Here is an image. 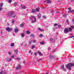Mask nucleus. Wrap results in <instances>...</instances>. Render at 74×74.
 <instances>
[{
    "label": "nucleus",
    "instance_id": "51",
    "mask_svg": "<svg viewBox=\"0 0 74 74\" xmlns=\"http://www.w3.org/2000/svg\"><path fill=\"white\" fill-rule=\"evenodd\" d=\"M32 52V50H30L29 51V53H31V52Z\"/></svg>",
    "mask_w": 74,
    "mask_h": 74
},
{
    "label": "nucleus",
    "instance_id": "25",
    "mask_svg": "<svg viewBox=\"0 0 74 74\" xmlns=\"http://www.w3.org/2000/svg\"><path fill=\"white\" fill-rule=\"evenodd\" d=\"M12 60V58H10V59H9V60H7V62H10V61H11Z\"/></svg>",
    "mask_w": 74,
    "mask_h": 74
},
{
    "label": "nucleus",
    "instance_id": "31",
    "mask_svg": "<svg viewBox=\"0 0 74 74\" xmlns=\"http://www.w3.org/2000/svg\"><path fill=\"white\" fill-rule=\"evenodd\" d=\"M14 44L13 43H11V47H14Z\"/></svg>",
    "mask_w": 74,
    "mask_h": 74
},
{
    "label": "nucleus",
    "instance_id": "45",
    "mask_svg": "<svg viewBox=\"0 0 74 74\" xmlns=\"http://www.w3.org/2000/svg\"><path fill=\"white\" fill-rule=\"evenodd\" d=\"M34 46H32V49H34Z\"/></svg>",
    "mask_w": 74,
    "mask_h": 74
},
{
    "label": "nucleus",
    "instance_id": "24",
    "mask_svg": "<svg viewBox=\"0 0 74 74\" xmlns=\"http://www.w3.org/2000/svg\"><path fill=\"white\" fill-rule=\"evenodd\" d=\"M3 3H0V7H3Z\"/></svg>",
    "mask_w": 74,
    "mask_h": 74
},
{
    "label": "nucleus",
    "instance_id": "36",
    "mask_svg": "<svg viewBox=\"0 0 74 74\" xmlns=\"http://www.w3.org/2000/svg\"><path fill=\"white\" fill-rule=\"evenodd\" d=\"M19 31V29H15V32H18Z\"/></svg>",
    "mask_w": 74,
    "mask_h": 74
},
{
    "label": "nucleus",
    "instance_id": "44",
    "mask_svg": "<svg viewBox=\"0 0 74 74\" xmlns=\"http://www.w3.org/2000/svg\"><path fill=\"white\" fill-rule=\"evenodd\" d=\"M66 21L67 23H68L69 22V20L68 19H66Z\"/></svg>",
    "mask_w": 74,
    "mask_h": 74
},
{
    "label": "nucleus",
    "instance_id": "17",
    "mask_svg": "<svg viewBox=\"0 0 74 74\" xmlns=\"http://www.w3.org/2000/svg\"><path fill=\"white\" fill-rule=\"evenodd\" d=\"M18 50L17 49H16L14 51V53H18Z\"/></svg>",
    "mask_w": 74,
    "mask_h": 74
},
{
    "label": "nucleus",
    "instance_id": "13",
    "mask_svg": "<svg viewBox=\"0 0 74 74\" xmlns=\"http://www.w3.org/2000/svg\"><path fill=\"white\" fill-rule=\"evenodd\" d=\"M38 29L40 30V32H42L44 31V30H43V29H41V28L40 27H38Z\"/></svg>",
    "mask_w": 74,
    "mask_h": 74
},
{
    "label": "nucleus",
    "instance_id": "50",
    "mask_svg": "<svg viewBox=\"0 0 74 74\" xmlns=\"http://www.w3.org/2000/svg\"><path fill=\"white\" fill-rule=\"evenodd\" d=\"M23 63H24V64H25V60H24L23 61Z\"/></svg>",
    "mask_w": 74,
    "mask_h": 74
},
{
    "label": "nucleus",
    "instance_id": "59",
    "mask_svg": "<svg viewBox=\"0 0 74 74\" xmlns=\"http://www.w3.org/2000/svg\"><path fill=\"white\" fill-rule=\"evenodd\" d=\"M68 10H71V8H69V9H68Z\"/></svg>",
    "mask_w": 74,
    "mask_h": 74
},
{
    "label": "nucleus",
    "instance_id": "26",
    "mask_svg": "<svg viewBox=\"0 0 74 74\" xmlns=\"http://www.w3.org/2000/svg\"><path fill=\"white\" fill-rule=\"evenodd\" d=\"M15 20H12V23L13 24H14V23H15Z\"/></svg>",
    "mask_w": 74,
    "mask_h": 74
},
{
    "label": "nucleus",
    "instance_id": "58",
    "mask_svg": "<svg viewBox=\"0 0 74 74\" xmlns=\"http://www.w3.org/2000/svg\"><path fill=\"white\" fill-rule=\"evenodd\" d=\"M0 74H2V72L1 71L0 72Z\"/></svg>",
    "mask_w": 74,
    "mask_h": 74
},
{
    "label": "nucleus",
    "instance_id": "35",
    "mask_svg": "<svg viewBox=\"0 0 74 74\" xmlns=\"http://www.w3.org/2000/svg\"><path fill=\"white\" fill-rule=\"evenodd\" d=\"M44 44V42H42L40 43V44Z\"/></svg>",
    "mask_w": 74,
    "mask_h": 74
},
{
    "label": "nucleus",
    "instance_id": "28",
    "mask_svg": "<svg viewBox=\"0 0 74 74\" xmlns=\"http://www.w3.org/2000/svg\"><path fill=\"white\" fill-rule=\"evenodd\" d=\"M8 2L9 3H11V2H12V0H8Z\"/></svg>",
    "mask_w": 74,
    "mask_h": 74
},
{
    "label": "nucleus",
    "instance_id": "37",
    "mask_svg": "<svg viewBox=\"0 0 74 74\" xmlns=\"http://www.w3.org/2000/svg\"><path fill=\"white\" fill-rule=\"evenodd\" d=\"M29 44H31V43H32V41H29Z\"/></svg>",
    "mask_w": 74,
    "mask_h": 74
},
{
    "label": "nucleus",
    "instance_id": "18",
    "mask_svg": "<svg viewBox=\"0 0 74 74\" xmlns=\"http://www.w3.org/2000/svg\"><path fill=\"white\" fill-rule=\"evenodd\" d=\"M50 59H52V58H55L53 56H52L51 55H50Z\"/></svg>",
    "mask_w": 74,
    "mask_h": 74
},
{
    "label": "nucleus",
    "instance_id": "20",
    "mask_svg": "<svg viewBox=\"0 0 74 74\" xmlns=\"http://www.w3.org/2000/svg\"><path fill=\"white\" fill-rule=\"evenodd\" d=\"M58 27L60 29V28H61L62 27V25H61L59 24L58 25Z\"/></svg>",
    "mask_w": 74,
    "mask_h": 74
},
{
    "label": "nucleus",
    "instance_id": "23",
    "mask_svg": "<svg viewBox=\"0 0 74 74\" xmlns=\"http://www.w3.org/2000/svg\"><path fill=\"white\" fill-rule=\"evenodd\" d=\"M41 14H38V17L39 18H41Z\"/></svg>",
    "mask_w": 74,
    "mask_h": 74
},
{
    "label": "nucleus",
    "instance_id": "40",
    "mask_svg": "<svg viewBox=\"0 0 74 74\" xmlns=\"http://www.w3.org/2000/svg\"><path fill=\"white\" fill-rule=\"evenodd\" d=\"M8 53L9 55H11V52L10 51H8Z\"/></svg>",
    "mask_w": 74,
    "mask_h": 74
},
{
    "label": "nucleus",
    "instance_id": "42",
    "mask_svg": "<svg viewBox=\"0 0 74 74\" xmlns=\"http://www.w3.org/2000/svg\"><path fill=\"white\" fill-rule=\"evenodd\" d=\"M53 40V38H50V41H52Z\"/></svg>",
    "mask_w": 74,
    "mask_h": 74
},
{
    "label": "nucleus",
    "instance_id": "3",
    "mask_svg": "<svg viewBox=\"0 0 74 74\" xmlns=\"http://www.w3.org/2000/svg\"><path fill=\"white\" fill-rule=\"evenodd\" d=\"M14 12H9L8 15L9 16H12V18H15V15L12 16L13 15H14Z\"/></svg>",
    "mask_w": 74,
    "mask_h": 74
},
{
    "label": "nucleus",
    "instance_id": "11",
    "mask_svg": "<svg viewBox=\"0 0 74 74\" xmlns=\"http://www.w3.org/2000/svg\"><path fill=\"white\" fill-rule=\"evenodd\" d=\"M36 12H38L40 11V8H36Z\"/></svg>",
    "mask_w": 74,
    "mask_h": 74
},
{
    "label": "nucleus",
    "instance_id": "21",
    "mask_svg": "<svg viewBox=\"0 0 74 74\" xmlns=\"http://www.w3.org/2000/svg\"><path fill=\"white\" fill-rule=\"evenodd\" d=\"M63 16L64 17V18H66V17H67V14H64L63 15Z\"/></svg>",
    "mask_w": 74,
    "mask_h": 74
},
{
    "label": "nucleus",
    "instance_id": "30",
    "mask_svg": "<svg viewBox=\"0 0 74 74\" xmlns=\"http://www.w3.org/2000/svg\"><path fill=\"white\" fill-rule=\"evenodd\" d=\"M57 25H58V24L56 23V24H54L53 25V26H57Z\"/></svg>",
    "mask_w": 74,
    "mask_h": 74
},
{
    "label": "nucleus",
    "instance_id": "61",
    "mask_svg": "<svg viewBox=\"0 0 74 74\" xmlns=\"http://www.w3.org/2000/svg\"><path fill=\"white\" fill-rule=\"evenodd\" d=\"M48 74V73H45V74Z\"/></svg>",
    "mask_w": 74,
    "mask_h": 74
},
{
    "label": "nucleus",
    "instance_id": "29",
    "mask_svg": "<svg viewBox=\"0 0 74 74\" xmlns=\"http://www.w3.org/2000/svg\"><path fill=\"white\" fill-rule=\"evenodd\" d=\"M68 13H72V11L71 10H69L68 12Z\"/></svg>",
    "mask_w": 74,
    "mask_h": 74
},
{
    "label": "nucleus",
    "instance_id": "52",
    "mask_svg": "<svg viewBox=\"0 0 74 74\" xmlns=\"http://www.w3.org/2000/svg\"><path fill=\"white\" fill-rule=\"evenodd\" d=\"M72 11V12H74V10H73L72 11Z\"/></svg>",
    "mask_w": 74,
    "mask_h": 74
},
{
    "label": "nucleus",
    "instance_id": "10",
    "mask_svg": "<svg viewBox=\"0 0 74 74\" xmlns=\"http://www.w3.org/2000/svg\"><path fill=\"white\" fill-rule=\"evenodd\" d=\"M46 2L47 3H51L52 1H50V0H47Z\"/></svg>",
    "mask_w": 74,
    "mask_h": 74
},
{
    "label": "nucleus",
    "instance_id": "8",
    "mask_svg": "<svg viewBox=\"0 0 74 74\" xmlns=\"http://www.w3.org/2000/svg\"><path fill=\"white\" fill-rule=\"evenodd\" d=\"M24 25H25V23H23L20 25V26H21V27H22L23 28V27H24Z\"/></svg>",
    "mask_w": 74,
    "mask_h": 74
},
{
    "label": "nucleus",
    "instance_id": "22",
    "mask_svg": "<svg viewBox=\"0 0 74 74\" xmlns=\"http://www.w3.org/2000/svg\"><path fill=\"white\" fill-rule=\"evenodd\" d=\"M31 12H32V13H35V12H36V11H35L34 9H32L31 11Z\"/></svg>",
    "mask_w": 74,
    "mask_h": 74
},
{
    "label": "nucleus",
    "instance_id": "62",
    "mask_svg": "<svg viewBox=\"0 0 74 74\" xmlns=\"http://www.w3.org/2000/svg\"><path fill=\"white\" fill-rule=\"evenodd\" d=\"M58 27H56V29H58Z\"/></svg>",
    "mask_w": 74,
    "mask_h": 74
},
{
    "label": "nucleus",
    "instance_id": "56",
    "mask_svg": "<svg viewBox=\"0 0 74 74\" xmlns=\"http://www.w3.org/2000/svg\"><path fill=\"white\" fill-rule=\"evenodd\" d=\"M69 30L71 31V29L70 28H69Z\"/></svg>",
    "mask_w": 74,
    "mask_h": 74
},
{
    "label": "nucleus",
    "instance_id": "9",
    "mask_svg": "<svg viewBox=\"0 0 74 74\" xmlns=\"http://www.w3.org/2000/svg\"><path fill=\"white\" fill-rule=\"evenodd\" d=\"M37 53H38L39 55H40V56H42V55H43V54H42L41 53L40 51H38L37 52Z\"/></svg>",
    "mask_w": 74,
    "mask_h": 74
},
{
    "label": "nucleus",
    "instance_id": "14",
    "mask_svg": "<svg viewBox=\"0 0 74 74\" xmlns=\"http://www.w3.org/2000/svg\"><path fill=\"white\" fill-rule=\"evenodd\" d=\"M50 12L52 13V14H53V12H54V10H50Z\"/></svg>",
    "mask_w": 74,
    "mask_h": 74
},
{
    "label": "nucleus",
    "instance_id": "7",
    "mask_svg": "<svg viewBox=\"0 0 74 74\" xmlns=\"http://www.w3.org/2000/svg\"><path fill=\"white\" fill-rule=\"evenodd\" d=\"M61 68L63 70V71H66V69H65V68H64V65H62L61 66Z\"/></svg>",
    "mask_w": 74,
    "mask_h": 74
},
{
    "label": "nucleus",
    "instance_id": "16",
    "mask_svg": "<svg viewBox=\"0 0 74 74\" xmlns=\"http://www.w3.org/2000/svg\"><path fill=\"white\" fill-rule=\"evenodd\" d=\"M21 36L22 37H25V34H24V33H22L21 34Z\"/></svg>",
    "mask_w": 74,
    "mask_h": 74
},
{
    "label": "nucleus",
    "instance_id": "41",
    "mask_svg": "<svg viewBox=\"0 0 74 74\" xmlns=\"http://www.w3.org/2000/svg\"><path fill=\"white\" fill-rule=\"evenodd\" d=\"M31 37H34V35L32 34L31 35Z\"/></svg>",
    "mask_w": 74,
    "mask_h": 74
},
{
    "label": "nucleus",
    "instance_id": "1",
    "mask_svg": "<svg viewBox=\"0 0 74 74\" xmlns=\"http://www.w3.org/2000/svg\"><path fill=\"white\" fill-rule=\"evenodd\" d=\"M74 64L70 63L69 64H67L66 65V67L67 69H69V70L70 71L71 70V67H73V66H74Z\"/></svg>",
    "mask_w": 74,
    "mask_h": 74
},
{
    "label": "nucleus",
    "instance_id": "5",
    "mask_svg": "<svg viewBox=\"0 0 74 74\" xmlns=\"http://www.w3.org/2000/svg\"><path fill=\"white\" fill-rule=\"evenodd\" d=\"M6 30L7 31H8V32H11V31H12V28H10V27L7 28H6Z\"/></svg>",
    "mask_w": 74,
    "mask_h": 74
},
{
    "label": "nucleus",
    "instance_id": "63",
    "mask_svg": "<svg viewBox=\"0 0 74 74\" xmlns=\"http://www.w3.org/2000/svg\"><path fill=\"white\" fill-rule=\"evenodd\" d=\"M73 21L74 22V19L73 20Z\"/></svg>",
    "mask_w": 74,
    "mask_h": 74
},
{
    "label": "nucleus",
    "instance_id": "57",
    "mask_svg": "<svg viewBox=\"0 0 74 74\" xmlns=\"http://www.w3.org/2000/svg\"><path fill=\"white\" fill-rule=\"evenodd\" d=\"M34 55H35L36 56V55H37V53H35Z\"/></svg>",
    "mask_w": 74,
    "mask_h": 74
},
{
    "label": "nucleus",
    "instance_id": "2",
    "mask_svg": "<svg viewBox=\"0 0 74 74\" xmlns=\"http://www.w3.org/2000/svg\"><path fill=\"white\" fill-rule=\"evenodd\" d=\"M30 19L31 21V22L32 23H34V22H36V17L34 16H31L30 17Z\"/></svg>",
    "mask_w": 74,
    "mask_h": 74
},
{
    "label": "nucleus",
    "instance_id": "55",
    "mask_svg": "<svg viewBox=\"0 0 74 74\" xmlns=\"http://www.w3.org/2000/svg\"><path fill=\"white\" fill-rule=\"evenodd\" d=\"M73 1H74V0H71V3H73Z\"/></svg>",
    "mask_w": 74,
    "mask_h": 74
},
{
    "label": "nucleus",
    "instance_id": "34",
    "mask_svg": "<svg viewBox=\"0 0 74 74\" xmlns=\"http://www.w3.org/2000/svg\"><path fill=\"white\" fill-rule=\"evenodd\" d=\"M41 59H39L37 60V62H40V61H41Z\"/></svg>",
    "mask_w": 74,
    "mask_h": 74
},
{
    "label": "nucleus",
    "instance_id": "38",
    "mask_svg": "<svg viewBox=\"0 0 74 74\" xmlns=\"http://www.w3.org/2000/svg\"><path fill=\"white\" fill-rule=\"evenodd\" d=\"M43 19H45L46 18V16H43Z\"/></svg>",
    "mask_w": 74,
    "mask_h": 74
},
{
    "label": "nucleus",
    "instance_id": "15",
    "mask_svg": "<svg viewBox=\"0 0 74 74\" xmlns=\"http://www.w3.org/2000/svg\"><path fill=\"white\" fill-rule=\"evenodd\" d=\"M13 5H14V6H16V5H17V3L16 2L14 3L13 4Z\"/></svg>",
    "mask_w": 74,
    "mask_h": 74
},
{
    "label": "nucleus",
    "instance_id": "48",
    "mask_svg": "<svg viewBox=\"0 0 74 74\" xmlns=\"http://www.w3.org/2000/svg\"><path fill=\"white\" fill-rule=\"evenodd\" d=\"M53 30H56V29H55V28L54 27V28H53Z\"/></svg>",
    "mask_w": 74,
    "mask_h": 74
},
{
    "label": "nucleus",
    "instance_id": "33",
    "mask_svg": "<svg viewBox=\"0 0 74 74\" xmlns=\"http://www.w3.org/2000/svg\"><path fill=\"white\" fill-rule=\"evenodd\" d=\"M26 33L27 34H30V32L29 31H27Z\"/></svg>",
    "mask_w": 74,
    "mask_h": 74
},
{
    "label": "nucleus",
    "instance_id": "19",
    "mask_svg": "<svg viewBox=\"0 0 74 74\" xmlns=\"http://www.w3.org/2000/svg\"><path fill=\"white\" fill-rule=\"evenodd\" d=\"M44 37V35H43V34H40L39 37Z\"/></svg>",
    "mask_w": 74,
    "mask_h": 74
},
{
    "label": "nucleus",
    "instance_id": "32",
    "mask_svg": "<svg viewBox=\"0 0 74 74\" xmlns=\"http://www.w3.org/2000/svg\"><path fill=\"white\" fill-rule=\"evenodd\" d=\"M74 36H69V38H73V37H74Z\"/></svg>",
    "mask_w": 74,
    "mask_h": 74
},
{
    "label": "nucleus",
    "instance_id": "46",
    "mask_svg": "<svg viewBox=\"0 0 74 74\" xmlns=\"http://www.w3.org/2000/svg\"><path fill=\"white\" fill-rule=\"evenodd\" d=\"M71 29H73L74 28V26H71Z\"/></svg>",
    "mask_w": 74,
    "mask_h": 74
},
{
    "label": "nucleus",
    "instance_id": "60",
    "mask_svg": "<svg viewBox=\"0 0 74 74\" xmlns=\"http://www.w3.org/2000/svg\"><path fill=\"white\" fill-rule=\"evenodd\" d=\"M70 34L71 35H73V34Z\"/></svg>",
    "mask_w": 74,
    "mask_h": 74
},
{
    "label": "nucleus",
    "instance_id": "4",
    "mask_svg": "<svg viewBox=\"0 0 74 74\" xmlns=\"http://www.w3.org/2000/svg\"><path fill=\"white\" fill-rule=\"evenodd\" d=\"M69 29H68L67 28H66L64 30V33L66 34V33H69Z\"/></svg>",
    "mask_w": 74,
    "mask_h": 74
},
{
    "label": "nucleus",
    "instance_id": "64",
    "mask_svg": "<svg viewBox=\"0 0 74 74\" xmlns=\"http://www.w3.org/2000/svg\"><path fill=\"white\" fill-rule=\"evenodd\" d=\"M31 54H32H32H33V53H32V52L31 53Z\"/></svg>",
    "mask_w": 74,
    "mask_h": 74
},
{
    "label": "nucleus",
    "instance_id": "39",
    "mask_svg": "<svg viewBox=\"0 0 74 74\" xmlns=\"http://www.w3.org/2000/svg\"><path fill=\"white\" fill-rule=\"evenodd\" d=\"M3 10V8L2 7H0V11H1Z\"/></svg>",
    "mask_w": 74,
    "mask_h": 74
},
{
    "label": "nucleus",
    "instance_id": "47",
    "mask_svg": "<svg viewBox=\"0 0 74 74\" xmlns=\"http://www.w3.org/2000/svg\"><path fill=\"white\" fill-rule=\"evenodd\" d=\"M56 13H57V14H59V11L56 12Z\"/></svg>",
    "mask_w": 74,
    "mask_h": 74
},
{
    "label": "nucleus",
    "instance_id": "43",
    "mask_svg": "<svg viewBox=\"0 0 74 74\" xmlns=\"http://www.w3.org/2000/svg\"><path fill=\"white\" fill-rule=\"evenodd\" d=\"M20 59H21L19 58H17V60H19Z\"/></svg>",
    "mask_w": 74,
    "mask_h": 74
},
{
    "label": "nucleus",
    "instance_id": "53",
    "mask_svg": "<svg viewBox=\"0 0 74 74\" xmlns=\"http://www.w3.org/2000/svg\"><path fill=\"white\" fill-rule=\"evenodd\" d=\"M14 56H12V57H11V58H14Z\"/></svg>",
    "mask_w": 74,
    "mask_h": 74
},
{
    "label": "nucleus",
    "instance_id": "54",
    "mask_svg": "<svg viewBox=\"0 0 74 74\" xmlns=\"http://www.w3.org/2000/svg\"><path fill=\"white\" fill-rule=\"evenodd\" d=\"M56 51V50H55L54 51H53V52H55V51Z\"/></svg>",
    "mask_w": 74,
    "mask_h": 74
},
{
    "label": "nucleus",
    "instance_id": "27",
    "mask_svg": "<svg viewBox=\"0 0 74 74\" xmlns=\"http://www.w3.org/2000/svg\"><path fill=\"white\" fill-rule=\"evenodd\" d=\"M33 42L34 43H36L37 41H36V40H33Z\"/></svg>",
    "mask_w": 74,
    "mask_h": 74
},
{
    "label": "nucleus",
    "instance_id": "6",
    "mask_svg": "<svg viewBox=\"0 0 74 74\" xmlns=\"http://www.w3.org/2000/svg\"><path fill=\"white\" fill-rule=\"evenodd\" d=\"M21 65L19 64L18 65V66L16 67V69H17V70H18V69H21Z\"/></svg>",
    "mask_w": 74,
    "mask_h": 74
},
{
    "label": "nucleus",
    "instance_id": "49",
    "mask_svg": "<svg viewBox=\"0 0 74 74\" xmlns=\"http://www.w3.org/2000/svg\"><path fill=\"white\" fill-rule=\"evenodd\" d=\"M48 50H51V48H50V47H49L48 48Z\"/></svg>",
    "mask_w": 74,
    "mask_h": 74
},
{
    "label": "nucleus",
    "instance_id": "12",
    "mask_svg": "<svg viewBox=\"0 0 74 74\" xmlns=\"http://www.w3.org/2000/svg\"><path fill=\"white\" fill-rule=\"evenodd\" d=\"M21 8H22L24 10H25L26 8V6H21Z\"/></svg>",
    "mask_w": 74,
    "mask_h": 74
}]
</instances>
